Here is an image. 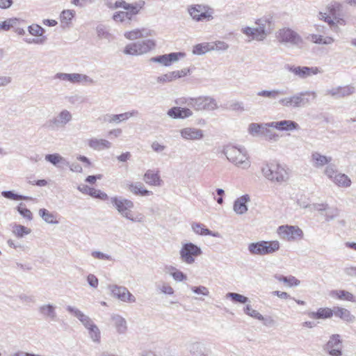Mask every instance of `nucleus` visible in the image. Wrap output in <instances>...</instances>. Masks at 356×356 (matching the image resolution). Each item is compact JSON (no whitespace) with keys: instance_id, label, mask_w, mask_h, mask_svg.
<instances>
[{"instance_id":"31","label":"nucleus","mask_w":356,"mask_h":356,"mask_svg":"<svg viewBox=\"0 0 356 356\" xmlns=\"http://www.w3.org/2000/svg\"><path fill=\"white\" fill-rule=\"evenodd\" d=\"M66 310L71 314L73 316L76 318L83 327L87 325L92 321L90 317L76 307L68 305L66 307Z\"/></svg>"},{"instance_id":"61","label":"nucleus","mask_w":356,"mask_h":356,"mask_svg":"<svg viewBox=\"0 0 356 356\" xmlns=\"http://www.w3.org/2000/svg\"><path fill=\"white\" fill-rule=\"evenodd\" d=\"M211 51H226L229 48V45L223 41H217L214 43H210Z\"/></svg>"},{"instance_id":"43","label":"nucleus","mask_w":356,"mask_h":356,"mask_svg":"<svg viewBox=\"0 0 356 356\" xmlns=\"http://www.w3.org/2000/svg\"><path fill=\"white\" fill-rule=\"evenodd\" d=\"M38 214L42 218V220L48 224H58V220H57L56 214L49 211L46 209H40L38 211Z\"/></svg>"},{"instance_id":"33","label":"nucleus","mask_w":356,"mask_h":356,"mask_svg":"<svg viewBox=\"0 0 356 356\" xmlns=\"http://www.w3.org/2000/svg\"><path fill=\"white\" fill-rule=\"evenodd\" d=\"M111 322L119 334H124L127 330V324L126 320L119 314H112L111 316Z\"/></svg>"},{"instance_id":"1","label":"nucleus","mask_w":356,"mask_h":356,"mask_svg":"<svg viewBox=\"0 0 356 356\" xmlns=\"http://www.w3.org/2000/svg\"><path fill=\"white\" fill-rule=\"evenodd\" d=\"M254 24L256 26H245L241 29V32L248 38L249 42H262L273 31V19L270 15H265L256 19Z\"/></svg>"},{"instance_id":"6","label":"nucleus","mask_w":356,"mask_h":356,"mask_svg":"<svg viewBox=\"0 0 356 356\" xmlns=\"http://www.w3.org/2000/svg\"><path fill=\"white\" fill-rule=\"evenodd\" d=\"M280 248L278 241H260L251 243L248 245V250L252 254L266 255L273 254Z\"/></svg>"},{"instance_id":"12","label":"nucleus","mask_w":356,"mask_h":356,"mask_svg":"<svg viewBox=\"0 0 356 356\" xmlns=\"http://www.w3.org/2000/svg\"><path fill=\"white\" fill-rule=\"evenodd\" d=\"M188 13L195 22L211 21L213 19V10L202 4H194L188 7Z\"/></svg>"},{"instance_id":"47","label":"nucleus","mask_w":356,"mask_h":356,"mask_svg":"<svg viewBox=\"0 0 356 356\" xmlns=\"http://www.w3.org/2000/svg\"><path fill=\"white\" fill-rule=\"evenodd\" d=\"M330 295L332 297H337V298L341 300L356 302L353 294L344 290L332 291H331Z\"/></svg>"},{"instance_id":"44","label":"nucleus","mask_w":356,"mask_h":356,"mask_svg":"<svg viewBox=\"0 0 356 356\" xmlns=\"http://www.w3.org/2000/svg\"><path fill=\"white\" fill-rule=\"evenodd\" d=\"M332 181L338 186L343 188H348L351 185V180L349 177L341 172L335 175L334 179Z\"/></svg>"},{"instance_id":"48","label":"nucleus","mask_w":356,"mask_h":356,"mask_svg":"<svg viewBox=\"0 0 356 356\" xmlns=\"http://www.w3.org/2000/svg\"><path fill=\"white\" fill-rule=\"evenodd\" d=\"M271 128H273L271 126L265 127L264 130H263L262 137L268 141L277 142L280 139V135Z\"/></svg>"},{"instance_id":"2","label":"nucleus","mask_w":356,"mask_h":356,"mask_svg":"<svg viewBox=\"0 0 356 356\" xmlns=\"http://www.w3.org/2000/svg\"><path fill=\"white\" fill-rule=\"evenodd\" d=\"M110 202L119 215L132 222H144L145 217L142 213H134L132 209L134 203L131 200L122 196H113L109 198Z\"/></svg>"},{"instance_id":"39","label":"nucleus","mask_w":356,"mask_h":356,"mask_svg":"<svg viewBox=\"0 0 356 356\" xmlns=\"http://www.w3.org/2000/svg\"><path fill=\"white\" fill-rule=\"evenodd\" d=\"M333 312L334 316L339 317L341 319L348 323H353L355 320V316L347 309L337 307L334 308Z\"/></svg>"},{"instance_id":"51","label":"nucleus","mask_w":356,"mask_h":356,"mask_svg":"<svg viewBox=\"0 0 356 356\" xmlns=\"http://www.w3.org/2000/svg\"><path fill=\"white\" fill-rule=\"evenodd\" d=\"M210 43L204 42L195 45L193 48L192 53L194 55H203L211 51Z\"/></svg>"},{"instance_id":"10","label":"nucleus","mask_w":356,"mask_h":356,"mask_svg":"<svg viewBox=\"0 0 356 356\" xmlns=\"http://www.w3.org/2000/svg\"><path fill=\"white\" fill-rule=\"evenodd\" d=\"M155 42L151 39L139 40L128 44L123 51L125 54L138 56L146 54L155 47Z\"/></svg>"},{"instance_id":"3","label":"nucleus","mask_w":356,"mask_h":356,"mask_svg":"<svg viewBox=\"0 0 356 356\" xmlns=\"http://www.w3.org/2000/svg\"><path fill=\"white\" fill-rule=\"evenodd\" d=\"M222 153L237 168L248 170L251 166L248 151L243 146L228 144L222 147Z\"/></svg>"},{"instance_id":"53","label":"nucleus","mask_w":356,"mask_h":356,"mask_svg":"<svg viewBox=\"0 0 356 356\" xmlns=\"http://www.w3.org/2000/svg\"><path fill=\"white\" fill-rule=\"evenodd\" d=\"M227 298H230L234 302L245 304L248 302V298L237 293L229 292L226 294Z\"/></svg>"},{"instance_id":"45","label":"nucleus","mask_w":356,"mask_h":356,"mask_svg":"<svg viewBox=\"0 0 356 356\" xmlns=\"http://www.w3.org/2000/svg\"><path fill=\"white\" fill-rule=\"evenodd\" d=\"M31 232V229L24 225L15 223L12 226V233L15 237L18 238H24Z\"/></svg>"},{"instance_id":"26","label":"nucleus","mask_w":356,"mask_h":356,"mask_svg":"<svg viewBox=\"0 0 356 356\" xmlns=\"http://www.w3.org/2000/svg\"><path fill=\"white\" fill-rule=\"evenodd\" d=\"M87 143L90 149L98 152L109 149L113 146L112 143L109 140L95 137L88 139Z\"/></svg>"},{"instance_id":"46","label":"nucleus","mask_w":356,"mask_h":356,"mask_svg":"<svg viewBox=\"0 0 356 356\" xmlns=\"http://www.w3.org/2000/svg\"><path fill=\"white\" fill-rule=\"evenodd\" d=\"M193 230L199 235L203 236H212L214 237L219 236L218 232H213L209 229L206 228L205 226L200 223H195L192 225Z\"/></svg>"},{"instance_id":"57","label":"nucleus","mask_w":356,"mask_h":356,"mask_svg":"<svg viewBox=\"0 0 356 356\" xmlns=\"http://www.w3.org/2000/svg\"><path fill=\"white\" fill-rule=\"evenodd\" d=\"M325 167V168L324 170V175L327 176L331 181H332L335 175L339 173L336 166L334 164L330 163Z\"/></svg>"},{"instance_id":"63","label":"nucleus","mask_w":356,"mask_h":356,"mask_svg":"<svg viewBox=\"0 0 356 356\" xmlns=\"http://www.w3.org/2000/svg\"><path fill=\"white\" fill-rule=\"evenodd\" d=\"M91 256L94 259H97L99 260H108V261H113V258L111 255L105 254L100 251H92L91 252Z\"/></svg>"},{"instance_id":"32","label":"nucleus","mask_w":356,"mask_h":356,"mask_svg":"<svg viewBox=\"0 0 356 356\" xmlns=\"http://www.w3.org/2000/svg\"><path fill=\"white\" fill-rule=\"evenodd\" d=\"M38 312L44 318L55 321L57 318L56 306L48 303L40 305Z\"/></svg>"},{"instance_id":"38","label":"nucleus","mask_w":356,"mask_h":356,"mask_svg":"<svg viewBox=\"0 0 356 356\" xmlns=\"http://www.w3.org/2000/svg\"><path fill=\"white\" fill-rule=\"evenodd\" d=\"M284 94V91L280 89L261 90L257 92V95L267 98L270 100H277L279 97Z\"/></svg>"},{"instance_id":"54","label":"nucleus","mask_w":356,"mask_h":356,"mask_svg":"<svg viewBox=\"0 0 356 356\" xmlns=\"http://www.w3.org/2000/svg\"><path fill=\"white\" fill-rule=\"evenodd\" d=\"M169 270H172L170 272V275L173 277V279L177 282H181L187 280V276L183 272L179 270H177L176 268L173 266H170Z\"/></svg>"},{"instance_id":"34","label":"nucleus","mask_w":356,"mask_h":356,"mask_svg":"<svg viewBox=\"0 0 356 356\" xmlns=\"http://www.w3.org/2000/svg\"><path fill=\"white\" fill-rule=\"evenodd\" d=\"M78 190L84 194H88L92 197L98 198L102 200L109 199L108 196L104 192L89 187L87 185L78 186Z\"/></svg>"},{"instance_id":"50","label":"nucleus","mask_w":356,"mask_h":356,"mask_svg":"<svg viewBox=\"0 0 356 356\" xmlns=\"http://www.w3.org/2000/svg\"><path fill=\"white\" fill-rule=\"evenodd\" d=\"M156 289L161 293L168 296H172L175 293L173 288L169 283L160 282L156 284Z\"/></svg>"},{"instance_id":"13","label":"nucleus","mask_w":356,"mask_h":356,"mask_svg":"<svg viewBox=\"0 0 356 356\" xmlns=\"http://www.w3.org/2000/svg\"><path fill=\"white\" fill-rule=\"evenodd\" d=\"M276 38L282 44L298 45L302 42L300 35L290 28L284 27L277 31Z\"/></svg>"},{"instance_id":"58","label":"nucleus","mask_w":356,"mask_h":356,"mask_svg":"<svg viewBox=\"0 0 356 356\" xmlns=\"http://www.w3.org/2000/svg\"><path fill=\"white\" fill-rule=\"evenodd\" d=\"M96 30L99 38L105 39H110L111 38V34L109 33L108 27L105 25H98Z\"/></svg>"},{"instance_id":"15","label":"nucleus","mask_w":356,"mask_h":356,"mask_svg":"<svg viewBox=\"0 0 356 356\" xmlns=\"http://www.w3.org/2000/svg\"><path fill=\"white\" fill-rule=\"evenodd\" d=\"M181 138L187 141H199L204 138V131L197 127H186L179 130Z\"/></svg>"},{"instance_id":"60","label":"nucleus","mask_w":356,"mask_h":356,"mask_svg":"<svg viewBox=\"0 0 356 356\" xmlns=\"http://www.w3.org/2000/svg\"><path fill=\"white\" fill-rule=\"evenodd\" d=\"M112 19L116 23L124 24V23L128 22L124 10L115 12L112 16Z\"/></svg>"},{"instance_id":"30","label":"nucleus","mask_w":356,"mask_h":356,"mask_svg":"<svg viewBox=\"0 0 356 356\" xmlns=\"http://www.w3.org/2000/svg\"><path fill=\"white\" fill-rule=\"evenodd\" d=\"M168 115L172 119H185L193 115V111L188 108L175 106L168 111Z\"/></svg>"},{"instance_id":"7","label":"nucleus","mask_w":356,"mask_h":356,"mask_svg":"<svg viewBox=\"0 0 356 356\" xmlns=\"http://www.w3.org/2000/svg\"><path fill=\"white\" fill-rule=\"evenodd\" d=\"M145 2L143 0L129 3L124 0H118L113 4L108 7L111 9L123 8L125 11L128 22L130 23L134 17L138 15L140 10L144 8Z\"/></svg>"},{"instance_id":"36","label":"nucleus","mask_w":356,"mask_h":356,"mask_svg":"<svg viewBox=\"0 0 356 356\" xmlns=\"http://www.w3.org/2000/svg\"><path fill=\"white\" fill-rule=\"evenodd\" d=\"M84 327L88 330V335L91 340L95 343H99L101 339V332L94 321H92L91 323H89Z\"/></svg>"},{"instance_id":"41","label":"nucleus","mask_w":356,"mask_h":356,"mask_svg":"<svg viewBox=\"0 0 356 356\" xmlns=\"http://www.w3.org/2000/svg\"><path fill=\"white\" fill-rule=\"evenodd\" d=\"M270 126V122L267 123H250L248 128V133L254 137L262 136L265 127Z\"/></svg>"},{"instance_id":"20","label":"nucleus","mask_w":356,"mask_h":356,"mask_svg":"<svg viewBox=\"0 0 356 356\" xmlns=\"http://www.w3.org/2000/svg\"><path fill=\"white\" fill-rule=\"evenodd\" d=\"M250 195L244 194L236 198L233 204V211L237 215H243L248 211V204L250 202Z\"/></svg>"},{"instance_id":"16","label":"nucleus","mask_w":356,"mask_h":356,"mask_svg":"<svg viewBox=\"0 0 356 356\" xmlns=\"http://www.w3.org/2000/svg\"><path fill=\"white\" fill-rule=\"evenodd\" d=\"M186 56L184 52H172L168 54H163L151 58L153 63H158L165 67H169L172 63L177 62L179 59Z\"/></svg>"},{"instance_id":"64","label":"nucleus","mask_w":356,"mask_h":356,"mask_svg":"<svg viewBox=\"0 0 356 356\" xmlns=\"http://www.w3.org/2000/svg\"><path fill=\"white\" fill-rule=\"evenodd\" d=\"M191 289L194 293L197 295L203 296H208L209 295V289L204 286H191Z\"/></svg>"},{"instance_id":"59","label":"nucleus","mask_w":356,"mask_h":356,"mask_svg":"<svg viewBox=\"0 0 356 356\" xmlns=\"http://www.w3.org/2000/svg\"><path fill=\"white\" fill-rule=\"evenodd\" d=\"M75 15L74 10H64L60 14V20L62 22L68 24Z\"/></svg>"},{"instance_id":"8","label":"nucleus","mask_w":356,"mask_h":356,"mask_svg":"<svg viewBox=\"0 0 356 356\" xmlns=\"http://www.w3.org/2000/svg\"><path fill=\"white\" fill-rule=\"evenodd\" d=\"M186 103L196 111L205 110L212 111L218 108L216 100L210 96L190 97L186 99Z\"/></svg>"},{"instance_id":"55","label":"nucleus","mask_w":356,"mask_h":356,"mask_svg":"<svg viewBox=\"0 0 356 356\" xmlns=\"http://www.w3.org/2000/svg\"><path fill=\"white\" fill-rule=\"evenodd\" d=\"M1 195L3 197L6 198V199L13 200H19L31 199V197H29L24 196V195H18L17 193H13L11 191H2L1 192Z\"/></svg>"},{"instance_id":"35","label":"nucleus","mask_w":356,"mask_h":356,"mask_svg":"<svg viewBox=\"0 0 356 356\" xmlns=\"http://www.w3.org/2000/svg\"><path fill=\"white\" fill-rule=\"evenodd\" d=\"M243 310L245 314L263 321L264 325H269L273 322V320H272L270 318H264L258 311L252 309L249 305H246Z\"/></svg>"},{"instance_id":"40","label":"nucleus","mask_w":356,"mask_h":356,"mask_svg":"<svg viewBox=\"0 0 356 356\" xmlns=\"http://www.w3.org/2000/svg\"><path fill=\"white\" fill-rule=\"evenodd\" d=\"M334 314L333 309L327 307L319 308L316 312H310L308 316L314 319H325L331 318Z\"/></svg>"},{"instance_id":"29","label":"nucleus","mask_w":356,"mask_h":356,"mask_svg":"<svg viewBox=\"0 0 356 356\" xmlns=\"http://www.w3.org/2000/svg\"><path fill=\"white\" fill-rule=\"evenodd\" d=\"M154 31L147 28L135 29L131 31H126L124 33L125 38L129 40H135L140 38L152 36Z\"/></svg>"},{"instance_id":"19","label":"nucleus","mask_w":356,"mask_h":356,"mask_svg":"<svg viewBox=\"0 0 356 356\" xmlns=\"http://www.w3.org/2000/svg\"><path fill=\"white\" fill-rule=\"evenodd\" d=\"M138 111L132 110L120 114H106L103 116V120L105 122L111 124H119L122 122H125L131 118L137 116Z\"/></svg>"},{"instance_id":"56","label":"nucleus","mask_w":356,"mask_h":356,"mask_svg":"<svg viewBox=\"0 0 356 356\" xmlns=\"http://www.w3.org/2000/svg\"><path fill=\"white\" fill-rule=\"evenodd\" d=\"M17 210L23 218L28 220L31 221L33 219V214L31 211L26 209L23 203H20L17 206Z\"/></svg>"},{"instance_id":"17","label":"nucleus","mask_w":356,"mask_h":356,"mask_svg":"<svg viewBox=\"0 0 356 356\" xmlns=\"http://www.w3.org/2000/svg\"><path fill=\"white\" fill-rule=\"evenodd\" d=\"M286 69L300 79H307L320 72L317 67L287 65Z\"/></svg>"},{"instance_id":"9","label":"nucleus","mask_w":356,"mask_h":356,"mask_svg":"<svg viewBox=\"0 0 356 356\" xmlns=\"http://www.w3.org/2000/svg\"><path fill=\"white\" fill-rule=\"evenodd\" d=\"M72 120V114L67 109H63L56 115L46 121L44 127L49 131L64 128Z\"/></svg>"},{"instance_id":"11","label":"nucleus","mask_w":356,"mask_h":356,"mask_svg":"<svg viewBox=\"0 0 356 356\" xmlns=\"http://www.w3.org/2000/svg\"><path fill=\"white\" fill-rule=\"evenodd\" d=\"M202 254V251L200 247L191 242L182 244L179 250L181 261L188 265L194 264L195 259Z\"/></svg>"},{"instance_id":"24","label":"nucleus","mask_w":356,"mask_h":356,"mask_svg":"<svg viewBox=\"0 0 356 356\" xmlns=\"http://www.w3.org/2000/svg\"><path fill=\"white\" fill-rule=\"evenodd\" d=\"M314 209L321 213L327 221H330L335 219L339 216V210L335 207H328L325 204H314Z\"/></svg>"},{"instance_id":"27","label":"nucleus","mask_w":356,"mask_h":356,"mask_svg":"<svg viewBox=\"0 0 356 356\" xmlns=\"http://www.w3.org/2000/svg\"><path fill=\"white\" fill-rule=\"evenodd\" d=\"M332 161V156H325L319 152H313L311 154L310 161L313 167L321 169Z\"/></svg>"},{"instance_id":"4","label":"nucleus","mask_w":356,"mask_h":356,"mask_svg":"<svg viewBox=\"0 0 356 356\" xmlns=\"http://www.w3.org/2000/svg\"><path fill=\"white\" fill-rule=\"evenodd\" d=\"M307 96H312L313 99H316V93L314 91H302L293 95L280 98L278 104L287 108H298L305 106L309 104V99Z\"/></svg>"},{"instance_id":"21","label":"nucleus","mask_w":356,"mask_h":356,"mask_svg":"<svg viewBox=\"0 0 356 356\" xmlns=\"http://www.w3.org/2000/svg\"><path fill=\"white\" fill-rule=\"evenodd\" d=\"M144 181L149 186L160 187L163 185V180L161 178L159 170L149 169L143 175Z\"/></svg>"},{"instance_id":"49","label":"nucleus","mask_w":356,"mask_h":356,"mask_svg":"<svg viewBox=\"0 0 356 356\" xmlns=\"http://www.w3.org/2000/svg\"><path fill=\"white\" fill-rule=\"evenodd\" d=\"M44 159L46 161L51 163L54 165H57L59 163L65 164L66 163V159L58 153L47 154Z\"/></svg>"},{"instance_id":"62","label":"nucleus","mask_w":356,"mask_h":356,"mask_svg":"<svg viewBox=\"0 0 356 356\" xmlns=\"http://www.w3.org/2000/svg\"><path fill=\"white\" fill-rule=\"evenodd\" d=\"M17 22V19L11 18L0 23V29L8 31L11 27L14 26Z\"/></svg>"},{"instance_id":"37","label":"nucleus","mask_w":356,"mask_h":356,"mask_svg":"<svg viewBox=\"0 0 356 356\" xmlns=\"http://www.w3.org/2000/svg\"><path fill=\"white\" fill-rule=\"evenodd\" d=\"M128 188L130 192L136 195L149 196L153 194L151 191L145 188L143 184L140 182L129 184L128 185Z\"/></svg>"},{"instance_id":"5","label":"nucleus","mask_w":356,"mask_h":356,"mask_svg":"<svg viewBox=\"0 0 356 356\" xmlns=\"http://www.w3.org/2000/svg\"><path fill=\"white\" fill-rule=\"evenodd\" d=\"M261 172L264 177L277 183H282L288 179L286 170L280 164L267 163L261 168Z\"/></svg>"},{"instance_id":"22","label":"nucleus","mask_w":356,"mask_h":356,"mask_svg":"<svg viewBox=\"0 0 356 356\" xmlns=\"http://www.w3.org/2000/svg\"><path fill=\"white\" fill-rule=\"evenodd\" d=\"M355 92V88L353 86H339L327 90L326 94L339 99L348 97Z\"/></svg>"},{"instance_id":"52","label":"nucleus","mask_w":356,"mask_h":356,"mask_svg":"<svg viewBox=\"0 0 356 356\" xmlns=\"http://www.w3.org/2000/svg\"><path fill=\"white\" fill-rule=\"evenodd\" d=\"M29 33L33 36L37 37H44L43 35L45 32V30L38 24H32L28 27Z\"/></svg>"},{"instance_id":"14","label":"nucleus","mask_w":356,"mask_h":356,"mask_svg":"<svg viewBox=\"0 0 356 356\" xmlns=\"http://www.w3.org/2000/svg\"><path fill=\"white\" fill-rule=\"evenodd\" d=\"M277 232L281 238L290 242L301 240L304 236L302 230L293 225H281Z\"/></svg>"},{"instance_id":"42","label":"nucleus","mask_w":356,"mask_h":356,"mask_svg":"<svg viewBox=\"0 0 356 356\" xmlns=\"http://www.w3.org/2000/svg\"><path fill=\"white\" fill-rule=\"evenodd\" d=\"M70 83L76 84H89L92 85L95 83V81L90 76L79 73H71L70 74Z\"/></svg>"},{"instance_id":"23","label":"nucleus","mask_w":356,"mask_h":356,"mask_svg":"<svg viewBox=\"0 0 356 356\" xmlns=\"http://www.w3.org/2000/svg\"><path fill=\"white\" fill-rule=\"evenodd\" d=\"M187 350L197 356H209L211 353L207 345L200 341H190L187 344Z\"/></svg>"},{"instance_id":"28","label":"nucleus","mask_w":356,"mask_h":356,"mask_svg":"<svg viewBox=\"0 0 356 356\" xmlns=\"http://www.w3.org/2000/svg\"><path fill=\"white\" fill-rule=\"evenodd\" d=\"M270 126L273 129L282 131H292L300 129L297 122L289 120L271 122Z\"/></svg>"},{"instance_id":"18","label":"nucleus","mask_w":356,"mask_h":356,"mask_svg":"<svg viewBox=\"0 0 356 356\" xmlns=\"http://www.w3.org/2000/svg\"><path fill=\"white\" fill-rule=\"evenodd\" d=\"M109 289L112 296L118 300L125 302H135L136 298L132 295L129 290L122 286L111 285Z\"/></svg>"},{"instance_id":"25","label":"nucleus","mask_w":356,"mask_h":356,"mask_svg":"<svg viewBox=\"0 0 356 356\" xmlns=\"http://www.w3.org/2000/svg\"><path fill=\"white\" fill-rule=\"evenodd\" d=\"M341 341L339 334H333L326 344V350L332 356L341 355Z\"/></svg>"}]
</instances>
